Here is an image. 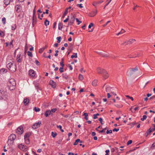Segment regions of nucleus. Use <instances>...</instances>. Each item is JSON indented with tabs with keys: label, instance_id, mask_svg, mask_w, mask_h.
I'll list each match as a JSON object with an SVG mask.
<instances>
[{
	"label": "nucleus",
	"instance_id": "obj_1",
	"mask_svg": "<svg viewBox=\"0 0 155 155\" xmlns=\"http://www.w3.org/2000/svg\"><path fill=\"white\" fill-rule=\"evenodd\" d=\"M8 85L9 89L10 90H14L15 88L16 85L15 80L12 78L10 79L8 83Z\"/></svg>",
	"mask_w": 155,
	"mask_h": 155
},
{
	"label": "nucleus",
	"instance_id": "obj_2",
	"mask_svg": "<svg viewBox=\"0 0 155 155\" xmlns=\"http://www.w3.org/2000/svg\"><path fill=\"white\" fill-rule=\"evenodd\" d=\"M7 67L12 72H15L16 70V64L13 61L8 63L7 65Z\"/></svg>",
	"mask_w": 155,
	"mask_h": 155
},
{
	"label": "nucleus",
	"instance_id": "obj_3",
	"mask_svg": "<svg viewBox=\"0 0 155 155\" xmlns=\"http://www.w3.org/2000/svg\"><path fill=\"white\" fill-rule=\"evenodd\" d=\"M16 137V136L15 134H11L8 137V143L10 144H12Z\"/></svg>",
	"mask_w": 155,
	"mask_h": 155
},
{
	"label": "nucleus",
	"instance_id": "obj_4",
	"mask_svg": "<svg viewBox=\"0 0 155 155\" xmlns=\"http://www.w3.org/2000/svg\"><path fill=\"white\" fill-rule=\"evenodd\" d=\"M16 132L18 134H21L24 132L23 127L21 126L19 127L16 130Z\"/></svg>",
	"mask_w": 155,
	"mask_h": 155
},
{
	"label": "nucleus",
	"instance_id": "obj_5",
	"mask_svg": "<svg viewBox=\"0 0 155 155\" xmlns=\"http://www.w3.org/2000/svg\"><path fill=\"white\" fill-rule=\"evenodd\" d=\"M41 124V121H40L37 123H35L32 126V127L34 129H35L39 127Z\"/></svg>",
	"mask_w": 155,
	"mask_h": 155
},
{
	"label": "nucleus",
	"instance_id": "obj_6",
	"mask_svg": "<svg viewBox=\"0 0 155 155\" xmlns=\"http://www.w3.org/2000/svg\"><path fill=\"white\" fill-rule=\"evenodd\" d=\"M18 148L20 150L24 151H26L27 150V147L22 144H20L18 145Z\"/></svg>",
	"mask_w": 155,
	"mask_h": 155
},
{
	"label": "nucleus",
	"instance_id": "obj_7",
	"mask_svg": "<svg viewBox=\"0 0 155 155\" xmlns=\"http://www.w3.org/2000/svg\"><path fill=\"white\" fill-rule=\"evenodd\" d=\"M75 20V17L74 16H73L70 19L68 23V25H71L74 23Z\"/></svg>",
	"mask_w": 155,
	"mask_h": 155
},
{
	"label": "nucleus",
	"instance_id": "obj_8",
	"mask_svg": "<svg viewBox=\"0 0 155 155\" xmlns=\"http://www.w3.org/2000/svg\"><path fill=\"white\" fill-rule=\"evenodd\" d=\"M97 72L100 74H103L106 72V71L102 68H100L98 67L97 68Z\"/></svg>",
	"mask_w": 155,
	"mask_h": 155
},
{
	"label": "nucleus",
	"instance_id": "obj_9",
	"mask_svg": "<svg viewBox=\"0 0 155 155\" xmlns=\"http://www.w3.org/2000/svg\"><path fill=\"white\" fill-rule=\"evenodd\" d=\"M22 57L21 54L20 53L18 54L17 56V61L18 62L20 63L21 61Z\"/></svg>",
	"mask_w": 155,
	"mask_h": 155
},
{
	"label": "nucleus",
	"instance_id": "obj_10",
	"mask_svg": "<svg viewBox=\"0 0 155 155\" xmlns=\"http://www.w3.org/2000/svg\"><path fill=\"white\" fill-rule=\"evenodd\" d=\"M49 84L52 86L53 88H55L56 87V84L53 80H50L49 82Z\"/></svg>",
	"mask_w": 155,
	"mask_h": 155
},
{
	"label": "nucleus",
	"instance_id": "obj_11",
	"mask_svg": "<svg viewBox=\"0 0 155 155\" xmlns=\"http://www.w3.org/2000/svg\"><path fill=\"white\" fill-rule=\"evenodd\" d=\"M29 75L31 76L32 77H34L35 75V71L33 70H30L29 71Z\"/></svg>",
	"mask_w": 155,
	"mask_h": 155
},
{
	"label": "nucleus",
	"instance_id": "obj_12",
	"mask_svg": "<svg viewBox=\"0 0 155 155\" xmlns=\"http://www.w3.org/2000/svg\"><path fill=\"white\" fill-rule=\"evenodd\" d=\"M37 18L36 15H33L32 17V25L34 26V25L36 23Z\"/></svg>",
	"mask_w": 155,
	"mask_h": 155
},
{
	"label": "nucleus",
	"instance_id": "obj_13",
	"mask_svg": "<svg viewBox=\"0 0 155 155\" xmlns=\"http://www.w3.org/2000/svg\"><path fill=\"white\" fill-rule=\"evenodd\" d=\"M103 2V0H101L100 1H99V2H94L92 4H93V5H94L95 8H96V7L97 6V5L98 4Z\"/></svg>",
	"mask_w": 155,
	"mask_h": 155
},
{
	"label": "nucleus",
	"instance_id": "obj_14",
	"mask_svg": "<svg viewBox=\"0 0 155 155\" xmlns=\"http://www.w3.org/2000/svg\"><path fill=\"white\" fill-rule=\"evenodd\" d=\"M52 114L51 113V111H50V110H48L45 111V116L46 117H47L49 115H50Z\"/></svg>",
	"mask_w": 155,
	"mask_h": 155
},
{
	"label": "nucleus",
	"instance_id": "obj_15",
	"mask_svg": "<svg viewBox=\"0 0 155 155\" xmlns=\"http://www.w3.org/2000/svg\"><path fill=\"white\" fill-rule=\"evenodd\" d=\"M16 8H17L16 12H19L22 10V7L20 5H17L16 6Z\"/></svg>",
	"mask_w": 155,
	"mask_h": 155
},
{
	"label": "nucleus",
	"instance_id": "obj_16",
	"mask_svg": "<svg viewBox=\"0 0 155 155\" xmlns=\"http://www.w3.org/2000/svg\"><path fill=\"white\" fill-rule=\"evenodd\" d=\"M136 41V40L135 39H130L128 41V43L129 44H131L135 42Z\"/></svg>",
	"mask_w": 155,
	"mask_h": 155
},
{
	"label": "nucleus",
	"instance_id": "obj_17",
	"mask_svg": "<svg viewBox=\"0 0 155 155\" xmlns=\"http://www.w3.org/2000/svg\"><path fill=\"white\" fill-rule=\"evenodd\" d=\"M138 68L137 67H136L134 68H130V71L131 72V73L130 74V75H131L132 74V72H135L138 70Z\"/></svg>",
	"mask_w": 155,
	"mask_h": 155
},
{
	"label": "nucleus",
	"instance_id": "obj_18",
	"mask_svg": "<svg viewBox=\"0 0 155 155\" xmlns=\"http://www.w3.org/2000/svg\"><path fill=\"white\" fill-rule=\"evenodd\" d=\"M29 100L28 98L25 99L24 100V103L25 105H27L29 103Z\"/></svg>",
	"mask_w": 155,
	"mask_h": 155
},
{
	"label": "nucleus",
	"instance_id": "obj_19",
	"mask_svg": "<svg viewBox=\"0 0 155 155\" xmlns=\"http://www.w3.org/2000/svg\"><path fill=\"white\" fill-rule=\"evenodd\" d=\"M79 142H80V143H82V141H81L80 139H78L75 140V142L74 143V145H77L78 143Z\"/></svg>",
	"mask_w": 155,
	"mask_h": 155
},
{
	"label": "nucleus",
	"instance_id": "obj_20",
	"mask_svg": "<svg viewBox=\"0 0 155 155\" xmlns=\"http://www.w3.org/2000/svg\"><path fill=\"white\" fill-rule=\"evenodd\" d=\"M62 76L63 77L66 79H67L68 78V74L66 73H63L62 74Z\"/></svg>",
	"mask_w": 155,
	"mask_h": 155
},
{
	"label": "nucleus",
	"instance_id": "obj_21",
	"mask_svg": "<svg viewBox=\"0 0 155 155\" xmlns=\"http://www.w3.org/2000/svg\"><path fill=\"white\" fill-rule=\"evenodd\" d=\"M151 132H152V130H151V128H150L147 131L145 134L146 136L147 137Z\"/></svg>",
	"mask_w": 155,
	"mask_h": 155
},
{
	"label": "nucleus",
	"instance_id": "obj_22",
	"mask_svg": "<svg viewBox=\"0 0 155 155\" xmlns=\"http://www.w3.org/2000/svg\"><path fill=\"white\" fill-rule=\"evenodd\" d=\"M103 77L105 79L107 78L108 77V73L106 71V72L104 73H103Z\"/></svg>",
	"mask_w": 155,
	"mask_h": 155
},
{
	"label": "nucleus",
	"instance_id": "obj_23",
	"mask_svg": "<svg viewBox=\"0 0 155 155\" xmlns=\"http://www.w3.org/2000/svg\"><path fill=\"white\" fill-rule=\"evenodd\" d=\"M63 28V24L61 23H59L58 24V29L60 30H61Z\"/></svg>",
	"mask_w": 155,
	"mask_h": 155
},
{
	"label": "nucleus",
	"instance_id": "obj_24",
	"mask_svg": "<svg viewBox=\"0 0 155 155\" xmlns=\"http://www.w3.org/2000/svg\"><path fill=\"white\" fill-rule=\"evenodd\" d=\"M97 81L96 80H94L92 82V85L94 86H95L97 85Z\"/></svg>",
	"mask_w": 155,
	"mask_h": 155
},
{
	"label": "nucleus",
	"instance_id": "obj_25",
	"mask_svg": "<svg viewBox=\"0 0 155 155\" xmlns=\"http://www.w3.org/2000/svg\"><path fill=\"white\" fill-rule=\"evenodd\" d=\"M10 0H4V3L6 5H8L10 2Z\"/></svg>",
	"mask_w": 155,
	"mask_h": 155
},
{
	"label": "nucleus",
	"instance_id": "obj_26",
	"mask_svg": "<svg viewBox=\"0 0 155 155\" xmlns=\"http://www.w3.org/2000/svg\"><path fill=\"white\" fill-rule=\"evenodd\" d=\"M25 142L27 144H29L30 143V140L29 138H24Z\"/></svg>",
	"mask_w": 155,
	"mask_h": 155
},
{
	"label": "nucleus",
	"instance_id": "obj_27",
	"mask_svg": "<svg viewBox=\"0 0 155 155\" xmlns=\"http://www.w3.org/2000/svg\"><path fill=\"white\" fill-rule=\"evenodd\" d=\"M68 12V8H66L65 9V11L64 12V13L63 15L62 16V18H64L65 15L67 14Z\"/></svg>",
	"mask_w": 155,
	"mask_h": 155
},
{
	"label": "nucleus",
	"instance_id": "obj_28",
	"mask_svg": "<svg viewBox=\"0 0 155 155\" xmlns=\"http://www.w3.org/2000/svg\"><path fill=\"white\" fill-rule=\"evenodd\" d=\"M30 134L29 133H26L24 136V138H29Z\"/></svg>",
	"mask_w": 155,
	"mask_h": 155
},
{
	"label": "nucleus",
	"instance_id": "obj_29",
	"mask_svg": "<svg viewBox=\"0 0 155 155\" xmlns=\"http://www.w3.org/2000/svg\"><path fill=\"white\" fill-rule=\"evenodd\" d=\"M47 48V46L45 48H40L39 51V53H41L42 52L45 50V49Z\"/></svg>",
	"mask_w": 155,
	"mask_h": 155
},
{
	"label": "nucleus",
	"instance_id": "obj_30",
	"mask_svg": "<svg viewBox=\"0 0 155 155\" xmlns=\"http://www.w3.org/2000/svg\"><path fill=\"white\" fill-rule=\"evenodd\" d=\"M74 55H72L71 56V58H77V53H74Z\"/></svg>",
	"mask_w": 155,
	"mask_h": 155
},
{
	"label": "nucleus",
	"instance_id": "obj_31",
	"mask_svg": "<svg viewBox=\"0 0 155 155\" xmlns=\"http://www.w3.org/2000/svg\"><path fill=\"white\" fill-rule=\"evenodd\" d=\"M83 76L81 74H80L79 76V79L81 81H82L83 79Z\"/></svg>",
	"mask_w": 155,
	"mask_h": 155
},
{
	"label": "nucleus",
	"instance_id": "obj_32",
	"mask_svg": "<svg viewBox=\"0 0 155 155\" xmlns=\"http://www.w3.org/2000/svg\"><path fill=\"white\" fill-rule=\"evenodd\" d=\"M83 115H84V118L87 120L88 119V118L87 117V116H88V114L87 113H84L83 114Z\"/></svg>",
	"mask_w": 155,
	"mask_h": 155
},
{
	"label": "nucleus",
	"instance_id": "obj_33",
	"mask_svg": "<svg viewBox=\"0 0 155 155\" xmlns=\"http://www.w3.org/2000/svg\"><path fill=\"white\" fill-rule=\"evenodd\" d=\"M56 39L57 40V42L58 43H60L61 42V36H59V37H57Z\"/></svg>",
	"mask_w": 155,
	"mask_h": 155
},
{
	"label": "nucleus",
	"instance_id": "obj_34",
	"mask_svg": "<svg viewBox=\"0 0 155 155\" xmlns=\"http://www.w3.org/2000/svg\"><path fill=\"white\" fill-rule=\"evenodd\" d=\"M60 65L62 67H64V59H61V61L60 63Z\"/></svg>",
	"mask_w": 155,
	"mask_h": 155
},
{
	"label": "nucleus",
	"instance_id": "obj_35",
	"mask_svg": "<svg viewBox=\"0 0 155 155\" xmlns=\"http://www.w3.org/2000/svg\"><path fill=\"white\" fill-rule=\"evenodd\" d=\"M51 135H52V137H53L54 138L57 135V134L56 132L54 133V132H51Z\"/></svg>",
	"mask_w": 155,
	"mask_h": 155
},
{
	"label": "nucleus",
	"instance_id": "obj_36",
	"mask_svg": "<svg viewBox=\"0 0 155 155\" xmlns=\"http://www.w3.org/2000/svg\"><path fill=\"white\" fill-rule=\"evenodd\" d=\"M49 21H48L47 20H46L45 21V25L47 26V25H49Z\"/></svg>",
	"mask_w": 155,
	"mask_h": 155
},
{
	"label": "nucleus",
	"instance_id": "obj_37",
	"mask_svg": "<svg viewBox=\"0 0 155 155\" xmlns=\"http://www.w3.org/2000/svg\"><path fill=\"white\" fill-rule=\"evenodd\" d=\"M4 33L3 31L0 30V37H3L4 36Z\"/></svg>",
	"mask_w": 155,
	"mask_h": 155
},
{
	"label": "nucleus",
	"instance_id": "obj_38",
	"mask_svg": "<svg viewBox=\"0 0 155 155\" xmlns=\"http://www.w3.org/2000/svg\"><path fill=\"white\" fill-rule=\"evenodd\" d=\"M27 54L30 57H32L33 56V55L32 53L31 52L29 51H28L27 52Z\"/></svg>",
	"mask_w": 155,
	"mask_h": 155
},
{
	"label": "nucleus",
	"instance_id": "obj_39",
	"mask_svg": "<svg viewBox=\"0 0 155 155\" xmlns=\"http://www.w3.org/2000/svg\"><path fill=\"white\" fill-rule=\"evenodd\" d=\"M57 127L58 128H59L62 132H64V130H63L62 129V127L61 125H57Z\"/></svg>",
	"mask_w": 155,
	"mask_h": 155
},
{
	"label": "nucleus",
	"instance_id": "obj_40",
	"mask_svg": "<svg viewBox=\"0 0 155 155\" xmlns=\"http://www.w3.org/2000/svg\"><path fill=\"white\" fill-rule=\"evenodd\" d=\"M147 116L145 115H144L143 116V117L141 118V120L143 121L144 120H145L147 118Z\"/></svg>",
	"mask_w": 155,
	"mask_h": 155
},
{
	"label": "nucleus",
	"instance_id": "obj_41",
	"mask_svg": "<svg viewBox=\"0 0 155 155\" xmlns=\"http://www.w3.org/2000/svg\"><path fill=\"white\" fill-rule=\"evenodd\" d=\"M2 21L3 23L4 24H5L6 22V18L5 17H3L2 19Z\"/></svg>",
	"mask_w": 155,
	"mask_h": 155
},
{
	"label": "nucleus",
	"instance_id": "obj_42",
	"mask_svg": "<svg viewBox=\"0 0 155 155\" xmlns=\"http://www.w3.org/2000/svg\"><path fill=\"white\" fill-rule=\"evenodd\" d=\"M16 28V25L15 24L12 26L11 29L12 30H15V29Z\"/></svg>",
	"mask_w": 155,
	"mask_h": 155
},
{
	"label": "nucleus",
	"instance_id": "obj_43",
	"mask_svg": "<svg viewBox=\"0 0 155 155\" xmlns=\"http://www.w3.org/2000/svg\"><path fill=\"white\" fill-rule=\"evenodd\" d=\"M128 42V41H125L123 42V43L122 44V45H129L128 43L127 42Z\"/></svg>",
	"mask_w": 155,
	"mask_h": 155
},
{
	"label": "nucleus",
	"instance_id": "obj_44",
	"mask_svg": "<svg viewBox=\"0 0 155 155\" xmlns=\"http://www.w3.org/2000/svg\"><path fill=\"white\" fill-rule=\"evenodd\" d=\"M64 67H61L59 68V70L61 73H62L63 72V68Z\"/></svg>",
	"mask_w": 155,
	"mask_h": 155
},
{
	"label": "nucleus",
	"instance_id": "obj_45",
	"mask_svg": "<svg viewBox=\"0 0 155 155\" xmlns=\"http://www.w3.org/2000/svg\"><path fill=\"white\" fill-rule=\"evenodd\" d=\"M34 110L36 112H38L40 111V109L39 108H37L36 107H34Z\"/></svg>",
	"mask_w": 155,
	"mask_h": 155
},
{
	"label": "nucleus",
	"instance_id": "obj_46",
	"mask_svg": "<svg viewBox=\"0 0 155 155\" xmlns=\"http://www.w3.org/2000/svg\"><path fill=\"white\" fill-rule=\"evenodd\" d=\"M76 20L77 22H78V25H79L80 23H81L82 22L81 21H79L78 18H76Z\"/></svg>",
	"mask_w": 155,
	"mask_h": 155
},
{
	"label": "nucleus",
	"instance_id": "obj_47",
	"mask_svg": "<svg viewBox=\"0 0 155 155\" xmlns=\"http://www.w3.org/2000/svg\"><path fill=\"white\" fill-rule=\"evenodd\" d=\"M97 10H96L94 11L93 12V13L94 14V15H91V17H93L97 13Z\"/></svg>",
	"mask_w": 155,
	"mask_h": 155
},
{
	"label": "nucleus",
	"instance_id": "obj_48",
	"mask_svg": "<svg viewBox=\"0 0 155 155\" xmlns=\"http://www.w3.org/2000/svg\"><path fill=\"white\" fill-rule=\"evenodd\" d=\"M98 120L100 121V122L101 124L102 125L103 124L102 123L103 119L101 118H99Z\"/></svg>",
	"mask_w": 155,
	"mask_h": 155
},
{
	"label": "nucleus",
	"instance_id": "obj_49",
	"mask_svg": "<svg viewBox=\"0 0 155 155\" xmlns=\"http://www.w3.org/2000/svg\"><path fill=\"white\" fill-rule=\"evenodd\" d=\"M0 71L6 73L7 72L6 70L4 68H2L0 70Z\"/></svg>",
	"mask_w": 155,
	"mask_h": 155
},
{
	"label": "nucleus",
	"instance_id": "obj_50",
	"mask_svg": "<svg viewBox=\"0 0 155 155\" xmlns=\"http://www.w3.org/2000/svg\"><path fill=\"white\" fill-rule=\"evenodd\" d=\"M112 133V130H108L107 131L106 133L107 134H111Z\"/></svg>",
	"mask_w": 155,
	"mask_h": 155
},
{
	"label": "nucleus",
	"instance_id": "obj_51",
	"mask_svg": "<svg viewBox=\"0 0 155 155\" xmlns=\"http://www.w3.org/2000/svg\"><path fill=\"white\" fill-rule=\"evenodd\" d=\"M56 110H57V109H56L54 108V109H51V110H50V111H51V112L54 113L55 112H56Z\"/></svg>",
	"mask_w": 155,
	"mask_h": 155
},
{
	"label": "nucleus",
	"instance_id": "obj_52",
	"mask_svg": "<svg viewBox=\"0 0 155 155\" xmlns=\"http://www.w3.org/2000/svg\"><path fill=\"white\" fill-rule=\"evenodd\" d=\"M114 105L116 107H118V108H121V107H122V105H119L117 104H115Z\"/></svg>",
	"mask_w": 155,
	"mask_h": 155
},
{
	"label": "nucleus",
	"instance_id": "obj_53",
	"mask_svg": "<svg viewBox=\"0 0 155 155\" xmlns=\"http://www.w3.org/2000/svg\"><path fill=\"white\" fill-rule=\"evenodd\" d=\"M69 20V16H68L66 19L64 20V22H67Z\"/></svg>",
	"mask_w": 155,
	"mask_h": 155
},
{
	"label": "nucleus",
	"instance_id": "obj_54",
	"mask_svg": "<svg viewBox=\"0 0 155 155\" xmlns=\"http://www.w3.org/2000/svg\"><path fill=\"white\" fill-rule=\"evenodd\" d=\"M132 140H129L127 142V145H129L130 144H131L132 143Z\"/></svg>",
	"mask_w": 155,
	"mask_h": 155
},
{
	"label": "nucleus",
	"instance_id": "obj_55",
	"mask_svg": "<svg viewBox=\"0 0 155 155\" xmlns=\"http://www.w3.org/2000/svg\"><path fill=\"white\" fill-rule=\"evenodd\" d=\"M106 129V128H105L104 129H103L102 130H99V133H103L104 132V131Z\"/></svg>",
	"mask_w": 155,
	"mask_h": 155
},
{
	"label": "nucleus",
	"instance_id": "obj_56",
	"mask_svg": "<svg viewBox=\"0 0 155 155\" xmlns=\"http://www.w3.org/2000/svg\"><path fill=\"white\" fill-rule=\"evenodd\" d=\"M110 88L109 87H107L106 88V91L107 92H109L110 90Z\"/></svg>",
	"mask_w": 155,
	"mask_h": 155
},
{
	"label": "nucleus",
	"instance_id": "obj_57",
	"mask_svg": "<svg viewBox=\"0 0 155 155\" xmlns=\"http://www.w3.org/2000/svg\"><path fill=\"white\" fill-rule=\"evenodd\" d=\"M93 24L92 23H91L88 26V28H90L91 27L93 26Z\"/></svg>",
	"mask_w": 155,
	"mask_h": 155
},
{
	"label": "nucleus",
	"instance_id": "obj_58",
	"mask_svg": "<svg viewBox=\"0 0 155 155\" xmlns=\"http://www.w3.org/2000/svg\"><path fill=\"white\" fill-rule=\"evenodd\" d=\"M110 21H107V23L104 25H103V27H105L107 25V24H108V23H110Z\"/></svg>",
	"mask_w": 155,
	"mask_h": 155
},
{
	"label": "nucleus",
	"instance_id": "obj_59",
	"mask_svg": "<svg viewBox=\"0 0 155 155\" xmlns=\"http://www.w3.org/2000/svg\"><path fill=\"white\" fill-rule=\"evenodd\" d=\"M109 151H110L109 150H106L105 151V152L106 153L105 155H109L108 153L109 152Z\"/></svg>",
	"mask_w": 155,
	"mask_h": 155
},
{
	"label": "nucleus",
	"instance_id": "obj_60",
	"mask_svg": "<svg viewBox=\"0 0 155 155\" xmlns=\"http://www.w3.org/2000/svg\"><path fill=\"white\" fill-rule=\"evenodd\" d=\"M119 129H116V128H115L113 129V131L114 132L115 131H119Z\"/></svg>",
	"mask_w": 155,
	"mask_h": 155
},
{
	"label": "nucleus",
	"instance_id": "obj_61",
	"mask_svg": "<svg viewBox=\"0 0 155 155\" xmlns=\"http://www.w3.org/2000/svg\"><path fill=\"white\" fill-rule=\"evenodd\" d=\"M35 63L37 65H39L40 64L39 62L37 60L35 61Z\"/></svg>",
	"mask_w": 155,
	"mask_h": 155
},
{
	"label": "nucleus",
	"instance_id": "obj_62",
	"mask_svg": "<svg viewBox=\"0 0 155 155\" xmlns=\"http://www.w3.org/2000/svg\"><path fill=\"white\" fill-rule=\"evenodd\" d=\"M149 99L150 100H151V99H155V96H152L151 97H150L149 98Z\"/></svg>",
	"mask_w": 155,
	"mask_h": 155
},
{
	"label": "nucleus",
	"instance_id": "obj_63",
	"mask_svg": "<svg viewBox=\"0 0 155 155\" xmlns=\"http://www.w3.org/2000/svg\"><path fill=\"white\" fill-rule=\"evenodd\" d=\"M97 118V116H96V115L95 114H94L93 115V118L94 119H96Z\"/></svg>",
	"mask_w": 155,
	"mask_h": 155
},
{
	"label": "nucleus",
	"instance_id": "obj_64",
	"mask_svg": "<svg viewBox=\"0 0 155 155\" xmlns=\"http://www.w3.org/2000/svg\"><path fill=\"white\" fill-rule=\"evenodd\" d=\"M56 22H55L54 23V24H53V28H55L56 26Z\"/></svg>",
	"mask_w": 155,
	"mask_h": 155
}]
</instances>
